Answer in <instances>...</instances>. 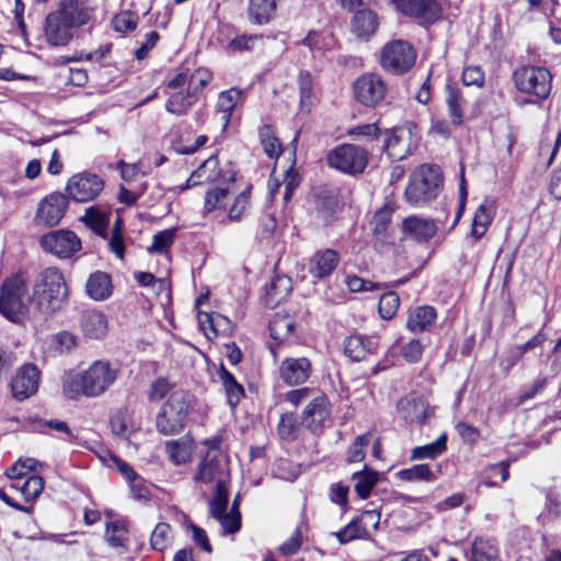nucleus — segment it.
Here are the masks:
<instances>
[{"instance_id": "obj_53", "label": "nucleus", "mask_w": 561, "mask_h": 561, "mask_svg": "<svg viewBox=\"0 0 561 561\" xmlns=\"http://www.w3.org/2000/svg\"><path fill=\"white\" fill-rule=\"evenodd\" d=\"M228 197V190L222 187H213L206 192L204 213L208 214L216 209L225 207Z\"/></svg>"}, {"instance_id": "obj_29", "label": "nucleus", "mask_w": 561, "mask_h": 561, "mask_svg": "<svg viewBox=\"0 0 561 561\" xmlns=\"http://www.w3.org/2000/svg\"><path fill=\"white\" fill-rule=\"evenodd\" d=\"M81 328L87 336L101 339L107 331L105 316L95 310H87L81 316Z\"/></svg>"}, {"instance_id": "obj_8", "label": "nucleus", "mask_w": 561, "mask_h": 561, "mask_svg": "<svg viewBox=\"0 0 561 561\" xmlns=\"http://www.w3.org/2000/svg\"><path fill=\"white\" fill-rule=\"evenodd\" d=\"M327 162L332 169L356 175L362 173L367 167L368 153L359 146L344 144L335 147L328 153Z\"/></svg>"}, {"instance_id": "obj_2", "label": "nucleus", "mask_w": 561, "mask_h": 561, "mask_svg": "<svg viewBox=\"0 0 561 561\" xmlns=\"http://www.w3.org/2000/svg\"><path fill=\"white\" fill-rule=\"evenodd\" d=\"M68 298V287L64 274L57 267L42 270L34 282L33 299L43 312L59 310Z\"/></svg>"}, {"instance_id": "obj_22", "label": "nucleus", "mask_w": 561, "mask_h": 561, "mask_svg": "<svg viewBox=\"0 0 561 561\" xmlns=\"http://www.w3.org/2000/svg\"><path fill=\"white\" fill-rule=\"evenodd\" d=\"M340 262V255L331 249L317 251L309 261V272L317 278L330 276Z\"/></svg>"}, {"instance_id": "obj_41", "label": "nucleus", "mask_w": 561, "mask_h": 561, "mask_svg": "<svg viewBox=\"0 0 561 561\" xmlns=\"http://www.w3.org/2000/svg\"><path fill=\"white\" fill-rule=\"evenodd\" d=\"M241 98V91L232 88L227 91H222L216 103L217 112L221 113V121L224 123V128H226L230 122L231 114Z\"/></svg>"}, {"instance_id": "obj_40", "label": "nucleus", "mask_w": 561, "mask_h": 561, "mask_svg": "<svg viewBox=\"0 0 561 561\" xmlns=\"http://www.w3.org/2000/svg\"><path fill=\"white\" fill-rule=\"evenodd\" d=\"M373 352V343L364 341L359 335H351L344 341V354L354 362L365 359Z\"/></svg>"}, {"instance_id": "obj_17", "label": "nucleus", "mask_w": 561, "mask_h": 561, "mask_svg": "<svg viewBox=\"0 0 561 561\" xmlns=\"http://www.w3.org/2000/svg\"><path fill=\"white\" fill-rule=\"evenodd\" d=\"M331 415V404L325 396L314 398L302 412V424L314 435L323 432Z\"/></svg>"}, {"instance_id": "obj_62", "label": "nucleus", "mask_w": 561, "mask_h": 561, "mask_svg": "<svg viewBox=\"0 0 561 561\" xmlns=\"http://www.w3.org/2000/svg\"><path fill=\"white\" fill-rule=\"evenodd\" d=\"M424 347L422 343L416 339H412L408 343L403 344L401 355L408 363L413 364L421 359Z\"/></svg>"}, {"instance_id": "obj_38", "label": "nucleus", "mask_w": 561, "mask_h": 561, "mask_svg": "<svg viewBox=\"0 0 561 561\" xmlns=\"http://www.w3.org/2000/svg\"><path fill=\"white\" fill-rule=\"evenodd\" d=\"M291 291V279L287 276H275L266 286V304L276 306Z\"/></svg>"}, {"instance_id": "obj_3", "label": "nucleus", "mask_w": 561, "mask_h": 561, "mask_svg": "<svg viewBox=\"0 0 561 561\" xmlns=\"http://www.w3.org/2000/svg\"><path fill=\"white\" fill-rule=\"evenodd\" d=\"M193 409L192 399L187 391L175 390L162 403L156 415V430L163 436L182 433L188 422Z\"/></svg>"}, {"instance_id": "obj_31", "label": "nucleus", "mask_w": 561, "mask_h": 561, "mask_svg": "<svg viewBox=\"0 0 561 561\" xmlns=\"http://www.w3.org/2000/svg\"><path fill=\"white\" fill-rule=\"evenodd\" d=\"M129 528L123 518L110 520L105 524V541L112 548L127 549Z\"/></svg>"}, {"instance_id": "obj_64", "label": "nucleus", "mask_w": 561, "mask_h": 561, "mask_svg": "<svg viewBox=\"0 0 561 561\" xmlns=\"http://www.w3.org/2000/svg\"><path fill=\"white\" fill-rule=\"evenodd\" d=\"M211 78L213 76L208 70L199 68L191 76L187 89L194 90L195 95L198 96V92L208 85Z\"/></svg>"}, {"instance_id": "obj_34", "label": "nucleus", "mask_w": 561, "mask_h": 561, "mask_svg": "<svg viewBox=\"0 0 561 561\" xmlns=\"http://www.w3.org/2000/svg\"><path fill=\"white\" fill-rule=\"evenodd\" d=\"M198 96L194 90L186 89L185 92H176L169 96L165 110L176 116L186 115L190 108L197 102Z\"/></svg>"}, {"instance_id": "obj_26", "label": "nucleus", "mask_w": 561, "mask_h": 561, "mask_svg": "<svg viewBox=\"0 0 561 561\" xmlns=\"http://www.w3.org/2000/svg\"><path fill=\"white\" fill-rule=\"evenodd\" d=\"M201 329L205 335L210 339L209 333L214 336L219 334H228L231 331V322L227 317L219 313L198 312L197 316Z\"/></svg>"}, {"instance_id": "obj_7", "label": "nucleus", "mask_w": 561, "mask_h": 561, "mask_svg": "<svg viewBox=\"0 0 561 561\" xmlns=\"http://www.w3.org/2000/svg\"><path fill=\"white\" fill-rule=\"evenodd\" d=\"M416 51L404 39H393L387 43L380 55L381 67L393 75L408 72L415 64Z\"/></svg>"}, {"instance_id": "obj_39", "label": "nucleus", "mask_w": 561, "mask_h": 561, "mask_svg": "<svg viewBox=\"0 0 561 561\" xmlns=\"http://www.w3.org/2000/svg\"><path fill=\"white\" fill-rule=\"evenodd\" d=\"M219 379L222 383L227 402L231 408H234L244 396L243 387L236 380L234 376L229 373L225 367H221L218 373Z\"/></svg>"}, {"instance_id": "obj_61", "label": "nucleus", "mask_w": 561, "mask_h": 561, "mask_svg": "<svg viewBox=\"0 0 561 561\" xmlns=\"http://www.w3.org/2000/svg\"><path fill=\"white\" fill-rule=\"evenodd\" d=\"M221 524L225 534H234L239 531L241 527V515L239 510L230 508L229 513H224L219 517H215Z\"/></svg>"}, {"instance_id": "obj_19", "label": "nucleus", "mask_w": 561, "mask_h": 561, "mask_svg": "<svg viewBox=\"0 0 561 561\" xmlns=\"http://www.w3.org/2000/svg\"><path fill=\"white\" fill-rule=\"evenodd\" d=\"M279 378L287 386H296L306 382L311 375V363L307 357H287L278 368Z\"/></svg>"}, {"instance_id": "obj_63", "label": "nucleus", "mask_w": 561, "mask_h": 561, "mask_svg": "<svg viewBox=\"0 0 561 561\" xmlns=\"http://www.w3.org/2000/svg\"><path fill=\"white\" fill-rule=\"evenodd\" d=\"M165 449L170 460L174 465H182L186 462L188 453L183 444H180L178 440H171L167 443Z\"/></svg>"}, {"instance_id": "obj_21", "label": "nucleus", "mask_w": 561, "mask_h": 561, "mask_svg": "<svg viewBox=\"0 0 561 561\" xmlns=\"http://www.w3.org/2000/svg\"><path fill=\"white\" fill-rule=\"evenodd\" d=\"M55 11L77 28L87 24L92 16L89 0H60Z\"/></svg>"}, {"instance_id": "obj_5", "label": "nucleus", "mask_w": 561, "mask_h": 561, "mask_svg": "<svg viewBox=\"0 0 561 561\" xmlns=\"http://www.w3.org/2000/svg\"><path fill=\"white\" fill-rule=\"evenodd\" d=\"M513 81L517 91L546 100L552 88V75L545 67L522 66L514 70Z\"/></svg>"}, {"instance_id": "obj_25", "label": "nucleus", "mask_w": 561, "mask_h": 561, "mask_svg": "<svg viewBox=\"0 0 561 561\" xmlns=\"http://www.w3.org/2000/svg\"><path fill=\"white\" fill-rule=\"evenodd\" d=\"M394 208L390 205H383L378 209L371 221V230L377 241L383 243L388 242L391 238V216Z\"/></svg>"}, {"instance_id": "obj_24", "label": "nucleus", "mask_w": 561, "mask_h": 561, "mask_svg": "<svg viewBox=\"0 0 561 561\" xmlns=\"http://www.w3.org/2000/svg\"><path fill=\"white\" fill-rule=\"evenodd\" d=\"M378 27V15L370 9L357 11L352 19V31L358 37L368 39Z\"/></svg>"}, {"instance_id": "obj_18", "label": "nucleus", "mask_w": 561, "mask_h": 561, "mask_svg": "<svg viewBox=\"0 0 561 561\" xmlns=\"http://www.w3.org/2000/svg\"><path fill=\"white\" fill-rule=\"evenodd\" d=\"M400 416L409 423L423 425L434 416V408L430 407L423 399L408 396L398 401Z\"/></svg>"}, {"instance_id": "obj_15", "label": "nucleus", "mask_w": 561, "mask_h": 561, "mask_svg": "<svg viewBox=\"0 0 561 561\" xmlns=\"http://www.w3.org/2000/svg\"><path fill=\"white\" fill-rule=\"evenodd\" d=\"M77 30L61 14L53 11L47 14L44 26V34L50 46H66L72 39Z\"/></svg>"}, {"instance_id": "obj_60", "label": "nucleus", "mask_w": 561, "mask_h": 561, "mask_svg": "<svg viewBox=\"0 0 561 561\" xmlns=\"http://www.w3.org/2000/svg\"><path fill=\"white\" fill-rule=\"evenodd\" d=\"M175 229H167L153 236V242L149 248L151 252H165L174 242Z\"/></svg>"}, {"instance_id": "obj_32", "label": "nucleus", "mask_w": 561, "mask_h": 561, "mask_svg": "<svg viewBox=\"0 0 561 561\" xmlns=\"http://www.w3.org/2000/svg\"><path fill=\"white\" fill-rule=\"evenodd\" d=\"M278 0H249L248 15L252 23L262 25L268 23L275 12Z\"/></svg>"}, {"instance_id": "obj_6", "label": "nucleus", "mask_w": 561, "mask_h": 561, "mask_svg": "<svg viewBox=\"0 0 561 561\" xmlns=\"http://www.w3.org/2000/svg\"><path fill=\"white\" fill-rule=\"evenodd\" d=\"M26 280L16 274L8 278L0 294V312L10 321L18 322L26 312Z\"/></svg>"}, {"instance_id": "obj_10", "label": "nucleus", "mask_w": 561, "mask_h": 561, "mask_svg": "<svg viewBox=\"0 0 561 561\" xmlns=\"http://www.w3.org/2000/svg\"><path fill=\"white\" fill-rule=\"evenodd\" d=\"M41 245L59 259H68L81 249V241L73 231L59 229L44 234Z\"/></svg>"}, {"instance_id": "obj_49", "label": "nucleus", "mask_w": 561, "mask_h": 561, "mask_svg": "<svg viewBox=\"0 0 561 561\" xmlns=\"http://www.w3.org/2000/svg\"><path fill=\"white\" fill-rule=\"evenodd\" d=\"M228 497L229 494L225 481H218L209 502L210 514L214 518L221 516L226 512Z\"/></svg>"}, {"instance_id": "obj_27", "label": "nucleus", "mask_w": 561, "mask_h": 561, "mask_svg": "<svg viewBox=\"0 0 561 561\" xmlns=\"http://www.w3.org/2000/svg\"><path fill=\"white\" fill-rule=\"evenodd\" d=\"M436 317V310L433 307L420 306L409 313L407 327L411 332H423L435 323Z\"/></svg>"}, {"instance_id": "obj_50", "label": "nucleus", "mask_w": 561, "mask_h": 561, "mask_svg": "<svg viewBox=\"0 0 561 561\" xmlns=\"http://www.w3.org/2000/svg\"><path fill=\"white\" fill-rule=\"evenodd\" d=\"M19 489L25 499L30 502L39 496L44 489V479L39 476L32 474L21 485L19 483L13 485Z\"/></svg>"}, {"instance_id": "obj_36", "label": "nucleus", "mask_w": 561, "mask_h": 561, "mask_svg": "<svg viewBox=\"0 0 561 561\" xmlns=\"http://www.w3.org/2000/svg\"><path fill=\"white\" fill-rule=\"evenodd\" d=\"M316 209L321 219L329 222L336 213L339 201L332 190H321L316 195Z\"/></svg>"}, {"instance_id": "obj_20", "label": "nucleus", "mask_w": 561, "mask_h": 561, "mask_svg": "<svg viewBox=\"0 0 561 561\" xmlns=\"http://www.w3.org/2000/svg\"><path fill=\"white\" fill-rule=\"evenodd\" d=\"M401 229L405 238L416 242H427L435 236L437 226L432 219L409 216L403 219Z\"/></svg>"}, {"instance_id": "obj_51", "label": "nucleus", "mask_w": 561, "mask_h": 561, "mask_svg": "<svg viewBox=\"0 0 561 561\" xmlns=\"http://www.w3.org/2000/svg\"><path fill=\"white\" fill-rule=\"evenodd\" d=\"M334 535L340 543H347L354 539L368 535V529L363 526L359 519H354L350 522L343 529L336 531Z\"/></svg>"}, {"instance_id": "obj_54", "label": "nucleus", "mask_w": 561, "mask_h": 561, "mask_svg": "<svg viewBox=\"0 0 561 561\" xmlns=\"http://www.w3.org/2000/svg\"><path fill=\"white\" fill-rule=\"evenodd\" d=\"M297 84L300 94L301 107H309L311 105V98L313 92V81L310 72L301 70L297 78Z\"/></svg>"}, {"instance_id": "obj_9", "label": "nucleus", "mask_w": 561, "mask_h": 561, "mask_svg": "<svg viewBox=\"0 0 561 561\" xmlns=\"http://www.w3.org/2000/svg\"><path fill=\"white\" fill-rule=\"evenodd\" d=\"M391 1L399 12L414 19L422 26L432 25L442 16V8L436 0Z\"/></svg>"}, {"instance_id": "obj_28", "label": "nucleus", "mask_w": 561, "mask_h": 561, "mask_svg": "<svg viewBox=\"0 0 561 561\" xmlns=\"http://www.w3.org/2000/svg\"><path fill=\"white\" fill-rule=\"evenodd\" d=\"M85 291L96 301L105 300L112 294V282L105 272H95L91 274L85 284Z\"/></svg>"}, {"instance_id": "obj_23", "label": "nucleus", "mask_w": 561, "mask_h": 561, "mask_svg": "<svg viewBox=\"0 0 561 561\" xmlns=\"http://www.w3.org/2000/svg\"><path fill=\"white\" fill-rule=\"evenodd\" d=\"M221 176V171L219 169V161L217 156L213 154L208 159H206L197 170H195L185 185L181 187L182 191L202 185L208 182L218 181Z\"/></svg>"}, {"instance_id": "obj_59", "label": "nucleus", "mask_w": 561, "mask_h": 561, "mask_svg": "<svg viewBox=\"0 0 561 561\" xmlns=\"http://www.w3.org/2000/svg\"><path fill=\"white\" fill-rule=\"evenodd\" d=\"M508 467V461H501L499 463L490 465L484 472L485 476L483 478V483L486 486H497V482L493 480V478L497 474L501 477V482H505L510 477Z\"/></svg>"}, {"instance_id": "obj_56", "label": "nucleus", "mask_w": 561, "mask_h": 561, "mask_svg": "<svg viewBox=\"0 0 561 561\" xmlns=\"http://www.w3.org/2000/svg\"><path fill=\"white\" fill-rule=\"evenodd\" d=\"M400 306V298L397 293L388 291L381 295L378 309L381 318L391 319Z\"/></svg>"}, {"instance_id": "obj_11", "label": "nucleus", "mask_w": 561, "mask_h": 561, "mask_svg": "<svg viewBox=\"0 0 561 561\" xmlns=\"http://www.w3.org/2000/svg\"><path fill=\"white\" fill-rule=\"evenodd\" d=\"M67 208V196L59 192L51 193L39 202L34 221L37 226H56L64 218Z\"/></svg>"}, {"instance_id": "obj_44", "label": "nucleus", "mask_w": 561, "mask_h": 561, "mask_svg": "<svg viewBox=\"0 0 561 561\" xmlns=\"http://www.w3.org/2000/svg\"><path fill=\"white\" fill-rule=\"evenodd\" d=\"M499 558L497 548L489 540L477 538L471 545L470 561H496Z\"/></svg>"}, {"instance_id": "obj_48", "label": "nucleus", "mask_w": 561, "mask_h": 561, "mask_svg": "<svg viewBox=\"0 0 561 561\" xmlns=\"http://www.w3.org/2000/svg\"><path fill=\"white\" fill-rule=\"evenodd\" d=\"M294 321L289 317L276 313L268 325L271 337L282 341L294 331Z\"/></svg>"}, {"instance_id": "obj_58", "label": "nucleus", "mask_w": 561, "mask_h": 561, "mask_svg": "<svg viewBox=\"0 0 561 561\" xmlns=\"http://www.w3.org/2000/svg\"><path fill=\"white\" fill-rule=\"evenodd\" d=\"M171 527L167 523H159L150 537V546L157 551L167 549L170 539Z\"/></svg>"}, {"instance_id": "obj_57", "label": "nucleus", "mask_w": 561, "mask_h": 561, "mask_svg": "<svg viewBox=\"0 0 561 561\" xmlns=\"http://www.w3.org/2000/svg\"><path fill=\"white\" fill-rule=\"evenodd\" d=\"M260 138L264 152L270 158H277L280 153V144L278 139L273 135L270 126H263L260 129Z\"/></svg>"}, {"instance_id": "obj_47", "label": "nucleus", "mask_w": 561, "mask_h": 561, "mask_svg": "<svg viewBox=\"0 0 561 561\" xmlns=\"http://www.w3.org/2000/svg\"><path fill=\"white\" fill-rule=\"evenodd\" d=\"M112 433L121 438H127L131 426V412L128 409L117 410L110 420Z\"/></svg>"}, {"instance_id": "obj_46", "label": "nucleus", "mask_w": 561, "mask_h": 561, "mask_svg": "<svg viewBox=\"0 0 561 561\" xmlns=\"http://www.w3.org/2000/svg\"><path fill=\"white\" fill-rule=\"evenodd\" d=\"M175 390H179V388L174 383L164 377H159L150 383L147 398L150 402H158L164 398L168 399Z\"/></svg>"}, {"instance_id": "obj_13", "label": "nucleus", "mask_w": 561, "mask_h": 561, "mask_svg": "<svg viewBox=\"0 0 561 561\" xmlns=\"http://www.w3.org/2000/svg\"><path fill=\"white\" fill-rule=\"evenodd\" d=\"M227 477V457L217 448L210 449L199 463L195 480L206 484L215 482L217 485L218 481L226 482Z\"/></svg>"}, {"instance_id": "obj_1", "label": "nucleus", "mask_w": 561, "mask_h": 561, "mask_svg": "<svg viewBox=\"0 0 561 561\" xmlns=\"http://www.w3.org/2000/svg\"><path fill=\"white\" fill-rule=\"evenodd\" d=\"M117 371L108 362L95 360L82 373L68 371L62 377V391L69 399L79 396L95 398L103 394L116 380Z\"/></svg>"}, {"instance_id": "obj_42", "label": "nucleus", "mask_w": 561, "mask_h": 561, "mask_svg": "<svg viewBox=\"0 0 561 561\" xmlns=\"http://www.w3.org/2000/svg\"><path fill=\"white\" fill-rule=\"evenodd\" d=\"M447 449V434L443 433L435 442L412 449L410 459H435Z\"/></svg>"}, {"instance_id": "obj_4", "label": "nucleus", "mask_w": 561, "mask_h": 561, "mask_svg": "<svg viewBox=\"0 0 561 561\" xmlns=\"http://www.w3.org/2000/svg\"><path fill=\"white\" fill-rule=\"evenodd\" d=\"M443 176L439 167L423 164L410 176L405 188V199L412 205H420L435 198Z\"/></svg>"}, {"instance_id": "obj_55", "label": "nucleus", "mask_w": 561, "mask_h": 561, "mask_svg": "<svg viewBox=\"0 0 561 561\" xmlns=\"http://www.w3.org/2000/svg\"><path fill=\"white\" fill-rule=\"evenodd\" d=\"M138 20L137 13L130 10L122 11L114 16L113 27L119 33L131 32L137 27Z\"/></svg>"}, {"instance_id": "obj_12", "label": "nucleus", "mask_w": 561, "mask_h": 561, "mask_svg": "<svg viewBox=\"0 0 561 561\" xmlns=\"http://www.w3.org/2000/svg\"><path fill=\"white\" fill-rule=\"evenodd\" d=\"M104 188L103 180L92 173H79L67 183L66 191L78 203H87L94 199Z\"/></svg>"}, {"instance_id": "obj_30", "label": "nucleus", "mask_w": 561, "mask_h": 561, "mask_svg": "<svg viewBox=\"0 0 561 561\" xmlns=\"http://www.w3.org/2000/svg\"><path fill=\"white\" fill-rule=\"evenodd\" d=\"M352 479L354 481V491L357 496L362 500H366L369 497L371 490L378 483L379 473L365 465L363 470L353 473Z\"/></svg>"}, {"instance_id": "obj_33", "label": "nucleus", "mask_w": 561, "mask_h": 561, "mask_svg": "<svg viewBox=\"0 0 561 561\" xmlns=\"http://www.w3.org/2000/svg\"><path fill=\"white\" fill-rule=\"evenodd\" d=\"M495 208L493 203L485 201L482 203L474 213L471 226V236L478 240L481 239L488 230V227L493 220Z\"/></svg>"}, {"instance_id": "obj_43", "label": "nucleus", "mask_w": 561, "mask_h": 561, "mask_svg": "<svg viewBox=\"0 0 561 561\" xmlns=\"http://www.w3.org/2000/svg\"><path fill=\"white\" fill-rule=\"evenodd\" d=\"M397 477L407 482H432L437 479L436 472L426 463L414 465L397 472Z\"/></svg>"}, {"instance_id": "obj_45", "label": "nucleus", "mask_w": 561, "mask_h": 561, "mask_svg": "<svg viewBox=\"0 0 561 561\" xmlns=\"http://www.w3.org/2000/svg\"><path fill=\"white\" fill-rule=\"evenodd\" d=\"M299 433V423L294 413H285L280 416L277 424V434L280 439L294 442Z\"/></svg>"}, {"instance_id": "obj_16", "label": "nucleus", "mask_w": 561, "mask_h": 561, "mask_svg": "<svg viewBox=\"0 0 561 561\" xmlns=\"http://www.w3.org/2000/svg\"><path fill=\"white\" fill-rule=\"evenodd\" d=\"M39 370L33 364L20 367L12 378L11 392L14 399L23 401L32 397L38 389Z\"/></svg>"}, {"instance_id": "obj_35", "label": "nucleus", "mask_w": 561, "mask_h": 561, "mask_svg": "<svg viewBox=\"0 0 561 561\" xmlns=\"http://www.w3.org/2000/svg\"><path fill=\"white\" fill-rule=\"evenodd\" d=\"M448 115L451 119L453 126H460L463 123V105L465 100L461 91L454 85L448 84L446 87V99Z\"/></svg>"}, {"instance_id": "obj_14", "label": "nucleus", "mask_w": 561, "mask_h": 561, "mask_svg": "<svg viewBox=\"0 0 561 561\" xmlns=\"http://www.w3.org/2000/svg\"><path fill=\"white\" fill-rule=\"evenodd\" d=\"M387 87L383 80L374 73L360 76L354 83L356 100L365 106H375L386 95Z\"/></svg>"}, {"instance_id": "obj_52", "label": "nucleus", "mask_w": 561, "mask_h": 561, "mask_svg": "<svg viewBox=\"0 0 561 561\" xmlns=\"http://www.w3.org/2000/svg\"><path fill=\"white\" fill-rule=\"evenodd\" d=\"M370 433H365L355 438L346 453V461L348 463L362 462L365 459V448L370 442Z\"/></svg>"}, {"instance_id": "obj_37", "label": "nucleus", "mask_w": 561, "mask_h": 561, "mask_svg": "<svg viewBox=\"0 0 561 561\" xmlns=\"http://www.w3.org/2000/svg\"><path fill=\"white\" fill-rule=\"evenodd\" d=\"M81 220L98 236L106 238V231L110 222V213L101 210L98 206H91L85 209Z\"/></svg>"}]
</instances>
